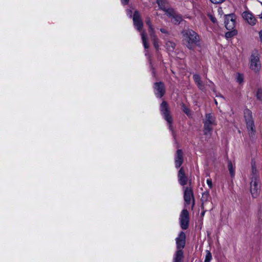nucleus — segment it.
I'll return each mask as SVG.
<instances>
[{
    "label": "nucleus",
    "mask_w": 262,
    "mask_h": 262,
    "mask_svg": "<svg viewBox=\"0 0 262 262\" xmlns=\"http://www.w3.org/2000/svg\"><path fill=\"white\" fill-rule=\"evenodd\" d=\"M166 46L169 52H173L175 49L176 44L172 41H168L166 43Z\"/></svg>",
    "instance_id": "obj_20"
},
{
    "label": "nucleus",
    "mask_w": 262,
    "mask_h": 262,
    "mask_svg": "<svg viewBox=\"0 0 262 262\" xmlns=\"http://www.w3.org/2000/svg\"><path fill=\"white\" fill-rule=\"evenodd\" d=\"M129 1V0H121V2L123 5H126L128 3Z\"/></svg>",
    "instance_id": "obj_34"
},
{
    "label": "nucleus",
    "mask_w": 262,
    "mask_h": 262,
    "mask_svg": "<svg viewBox=\"0 0 262 262\" xmlns=\"http://www.w3.org/2000/svg\"><path fill=\"white\" fill-rule=\"evenodd\" d=\"M169 14L171 16V21L174 24H179L182 20V17L179 15L172 14L170 12Z\"/></svg>",
    "instance_id": "obj_17"
},
{
    "label": "nucleus",
    "mask_w": 262,
    "mask_h": 262,
    "mask_svg": "<svg viewBox=\"0 0 262 262\" xmlns=\"http://www.w3.org/2000/svg\"><path fill=\"white\" fill-rule=\"evenodd\" d=\"M214 101H215V104L217 105V102L216 100H214Z\"/></svg>",
    "instance_id": "obj_38"
},
{
    "label": "nucleus",
    "mask_w": 262,
    "mask_h": 262,
    "mask_svg": "<svg viewBox=\"0 0 262 262\" xmlns=\"http://www.w3.org/2000/svg\"><path fill=\"white\" fill-rule=\"evenodd\" d=\"M177 250H183L186 244V235L183 231H181L176 238Z\"/></svg>",
    "instance_id": "obj_10"
},
{
    "label": "nucleus",
    "mask_w": 262,
    "mask_h": 262,
    "mask_svg": "<svg viewBox=\"0 0 262 262\" xmlns=\"http://www.w3.org/2000/svg\"><path fill=\"white\" fill-rule=\"evenodd\" d=\"M150 37L153 41V45L154 47L156 50H158L159 49V44H158V39L157 36L155 35V33L154 34H150Z\"/></svg>",
    "instance_id": "obj_21"
},
{
    "label": "nucleus",
    "mask_w": 262,
    "mask_h": 262,
    "mask_svg": "<svg viewBox=\"0 0 262 262\" xmlns=\"http://www.w3.org/2000/svg\"><path fill=\"white\" fill-rule=\"evenodd\" d=\"M193 79L195 84L201 80L200 76L196 74H193Z\"/></svg>",
    "instance_id": "obj_27"
},
{
    "label": "nucleus",
    "mask_w": 262,
    "mask_h": 262,
    "mask_svg": "<svg viewBox=\"0 0 262 262\" xmlns=\"http://www.w3.org/2000/svg\"><path fill=\"white\" fill-rule=\"evenodd\" d=\"M133 19L134 25L136 29L139 32H141V35L144 47L145 49H148L149 46L147 43V37L145 31L142 30L143 23L141 18V15L138 11L136 10L134 12Z\"/></svg>",
    "instance_id": "obj_4"
},
{
    "label": "nucleus",
    "mask_w": 262,
    "mask_h": 262,
    "mask_svg": "<svg viewBox=\"0 0 262 262\" xmlns=\"http://www.w3.org/2000/svg\"><path fill=\"white\" fill-rule=\"evenodd\" d=\"M160 109L163 117L168 123L169 129L171 130L172 119L170 114L169 108L167 102L165 101H163L160 105Z\"/></svg>",
    "instance_id": "obj_6"
},
{
    "label": "nucleus",
    "mask_w": 262,
    "mask_h": 262,
    "mask_svg": "<svg viewBox=\"0 0 262 262\" xmlns=\"http://www.w3.org/2000/svg\"><path fill=\"white\" fill-rule=\"evenodd\" d=\"M146 24L149 27V34H154L155 33L154 29L152 26L150 19L149 17L146 18Z\"/></svg>",
    "instance_id": "obj_19"
},
{
    "label": "nucleus",
    "mask_w": 262,
    "mask_h": 262,
    "mask_svg": "<svg viewBox=\"0 0 262 262\" xmlns=\"http://www.w3.org/2000/svg\"><path fill=\"white\" fill-rule=\"evenodd\" d=\"M237 34V31L235 29L229 30L228 32L226 33L225 37L226 38H230L236 35Z\"/></svg>",
    "instance_id": "obj_22"
},
{
    "label": "nucleus",
    "mask_w": 262,
    "mask_h": 262,
    "mask_svg": "<svg viewBox=\"0 0 262 262\" xmlns=\"http://www.w3.org/2000/svg\"><path fill=\"white\" fill-rule=\"evenodd\" d=\"M242 16L244 19H246V11L243 12Z\"/></svg>",
    "instance_id": "obj_36"
},
{
    "label": "nucleus",
    "mask_w": 262,
    "mask_h": 262,
    "mask_svg": "<svg viewBox=\"0 0 262 262\" xmlns=\"http://www.w3.org/2000/svg\"><path fill=\"white\" fill-rule=\"evenodd\" d=\"M210 199V195L209 192L208 191H206L202 193L201 201L202 202V204H204L205 203L207 202Z\"/></svg>",
    "instance_id": "obj_18"
},
{
    "label": "nucleus",
    "mask_w": 262,
    "mask_h": 262,
    "mask_svg": "<svg viewBox=\"0 0 262 262\" xmlns=\"http://www.w3.org/2000/svg\"><path fill=\"white\" fill-rule=\"evenodd\" d=\"M251 179L250 191L253 198L257 195V186L259 180L258 171L256 169V162L254 159H252L251 161Z\"/></svg>",
    "instance_id": "obj_3"
},
{
    "label": "nucleus",
    "mask_w": 262,
    "mask_h": 262,
    "mask_svg": "<svg viewBox=\"0 0 262 262\" xmlns=\"http://www.w3.org/2000/svg\"><path fill=\"white\" fill-rule=\"evenodd\" d=\"M184 258L183 250H176L173 258V262H182Z\"/></svg>",
    "instance_id": "obj_16"
},
{
    "label": "nucleus",
    "mask_w": 262,
    "mask_h": 262,
    "mask_svg": "<svg viewBox=\"0 0 262 262\" xmlns=\"http://www.w3.org/2000/svg\"><path fill=\"white\" fill-rule=\"evenodd\" d=\"M256 98L259 100H262V89H258L256 92Z\"/></svg>",
    "instance_id": "obj_26"
},
{
    "label": "nucleus",
    "mask_w": 262,
    "mask_h": 262,
    "mask_svg": "<svg viewBox=\"0 0 262 262\" xmlns=\"http://www.w3.org/2000/svg\"><path fill=\"white\" fill-rule=\"evenodd\" d=\"M160 31L162 33H167V31L165 29H163V28L160 29Z\"/></svg>",
    "instance_id": "obj_35"
},
{
    "label": "nucleus",
    "mask_w": 262,
    "mask_h": 262,
    "mask_svg": "<svg viewBox=\"0 0 262 262\" xmlns=\"http://www.w3.org/2000/svg\"><path fill=\"white\" fill-rule=\"evenodd\" d=\"M154 91L157 97L162 98L165 94V86L163 82H156L154 85Z\"/></svg>",
    "instance_id": "obj_11"
},
{
    "label": "nucleus",
    "mask_w": 262,
    "mask_h": 262,
    "mask_svg": "<svg viewBox=\"0 0 262 262\" xmlns=\"http://www.w3.org/2000/svg\"><path fill=\"white\" fill-rule=\"evenodd\" d=\"M157 4L160 5V0H157Z\"/></svg>",
    "instance_id": "obj_37"
},
{
    "label": "nucleus",
    "mask_w": 262,
    "mask_h": 262,
    "mask_svg": "<svg viewBox=\"0 0 262 262\" xmlns=\"http://www.w3.org/2000/svg\"><path fill=\"white\" fill-rule=\"evenodd\" d=\"M178 178L181 185L185 186L187 184L188 178L185 173L184 169L183 167H181L178 172Z\"/></svg>",
    "instance_id": "obj_14"
},
{
    "label": "nucleus",
    "mask_w": 262,
    "mask_h": 262,
    "mask_svg": "<svg viewBox=\"0 0 262 262\" xmlns=\"http://www.w3.org/2000/svg\"><path fill=\"white\" fill-rule=\"evenodd\" d=\"M208 16L213 23L215 24L216 23V19L212 15L209 14Z\"/></svg>",
    "instance_id": "obj_32"
},
{
    "label": "nucleus",
    "mask_w": 262,
    "mask_h": 262,
    "mask_svg": "<svg viewBox=\"0 0 262 262\" xmlns=\"http://www.w3.org/2000/svg\"><path fill=\"white\" fill-rule=\"evenodd\" d=\"M260 41L262 43V29L258 32Z\"/></svg>",
    "instance_id": "obj_33"
},
{
    "label": "nucleus",
    "mask_w": 262,
    "mask_h": 262,
    "mask_svg": "<svg viewBox=\"0 0 262 262\" xmlns=\"http://www.w3.org/2000/svg\"><path fill=\"white\" fill-rule=\"evenodd\" d=\"M210 1L214 4H220L225 2V0H210Z\"/></svg>",
    "instance_id": "obj_29"
},
{
    "label": "nucleus",
    "mask_w": 262,
    "mask_h": 262,
    "mask_svg": "<svg viewBox=\"0 0 262 262\" xmlns=\"http://www.w3.org/2000/svg\"><path fill=\"white\" fill-rule=\"evenodd\" d=\"M203 123L204 134L210 137L212 134L213 126L216 125V118L211 113L206 114Z\"/></svg>",
    "instance_id": "obj_5"
},
{
    "label": "nucleus",
    "mask_w": 262,
    "mask_h": 262,
    "mask_svg": "<svg viewBox=\"0 0 262 262\" xmlns=\"http://www.w3.org/2000/svg\"><path fill=\"white\" fill-rule=\"evenodd\" d=\"M206 256L204 262H210L212 259V254L210 251L206 250Z\"/></svg>",
    "instance_id": "obj_24"
},
{
    "label": "nucleus",
    "mask_w": 262,
    "mask_h": 262,
    "mask_svg": "<svg viewBox=\"0 0 262 262\" xmlns=\"http://www.w3.org/2000/svg\"><path fill=\"white\" fill-rule=\"evenodd\" d=\"M182 41L189 50H194L196 46L200 45V36L193 30L187 29L182 31Z\"/></svg>",
    "instance_id": "obj_1"
},
{
    "label": "nucleus",
    "mask_w": 262,
    "mask_h": 262,
    "mask_svg": "<svg viewBox=\"0 0 262 262\" xmlns=\"http://www.w3.org/2000/svg\"><path fill=\"white\" fill-rule=\"evenodd\" d=\"M257 19L253 14L247 10V23L249 24L251 26H254L256 24Z\"/></svg>",
    "instance_id": "obj_15"
},
{
    "label": "nucleus",
    "mask_w": 262,
    "mask_h": 262,
    "mask_svg": "<svg viewBox=\"0 0 262 262\" xmlns=\"http://www.w3.org/2000/svg\"><path fill=\"white\" fill-rule=\"evenodd\" d=\"M182 107H183V110L184 112L186 115H188L189 114V112H190L189 108L187 106H186L184 104L183 105Z\"/></svg>",
    "instance_id": "obj_30"
},
{
    "label": "nucleus",
    "mask_w": 262,
    "mask_h": 262,
    "mask_svg": "<svg viewBox=\"0 0 262 262\" xmlns=\"http://www.w3.org/2000/svg\"><path fill=\"white\" fill-rule=\"evenodd\" d=\"M180 226L182 229L186 230L189 225V213L186 209H183L180 214Z\"/></svg>",
    "instance_id": "obj_8"
},
{
    "label": "nucleus",
    "mask_w": 262,
    "mask_h": 262,
    "mask_svg": "<svg viewBox=\"0 0 262 262\" xmlns=\"http://www.w3.org/2000/svg\"><path fill=\"white\" fill-rule=\"evenodd\" d=\"M260 59V53L257 48H254L250 51L248 57L249 69L256 75L259 74L262 68Z\"/></svg>",
    "instance_id": "obj_2"
},
{
    "label": "nucleus",
    "mask_w": 262,
    "mask_h": 262,
    "mask_svg": "<svg viewBox=\"0 0 262 262\" xmlns=\"http://www.w3.org/2000/svg\"><path fill=\"white\" fill-rule=\"evenodd\" d=\"M261 5H262V3H261Z\"/></svg>",
    "instance_id": "obj_39"
},
{
    "label": "nucleus",
    "mask_w": 262,
    "mask_h": 262,
    "mask_svg": "<svg viewBox=\"0 0 262 262\" xmlns=\"http://www.w3.org/2000/svg\"><path fill=\"white\" fill-rule=\"evenodd\" d=\"M237 81L238 82L239 84H243L244 82V76L243 74H241L239 73L237 74Z\"/></svg>",
    "instance_id": "obj_25"
},
{
    "label": "nucleus",
    "mask_w": 262,
    "mask_h": 262,
    "mask_svg": "<svg viewBox=\"0 0 262 262\" xmlns=\"http://www.w3.org/2000/svg\"><path fill=\"white\" fill-rule=\"evenodd\" d=\"M199 89L203 91L205 89V85L202 80L196 83Z\"/></svg>",
    "instance_id": "obj_28"
},
{
    "label": "nucleus",
    "mask_w": 262,
    "mask_h": 262,
    "mask_svg": "<svg viewBox=\"0 0 262 262\" xmlns=\"http://www.w3.org/2000/svg\"><path fill=\"white\" fill-rule=\"evenodd\" d=\"M228 170L229 171V173H230L231 176L232 177H233L235 174L234 168L231 161H228Z\"/></svg>",
    "instance_id": "obj_23"
},
{
    "label": "nucleus",
    "mask_w": 262,
    "mask_h": 262,
    "mask_svg": "<svg viewBox=\"0 0 262 262\" xmlns=\"http://www.w3.org/2000/svg\"><path fill=\"white\" fill-rule=\"evenodd\" d=\"M206 182L209 188L211 189L213 187V184L211 179H208Z\"/></svg>",
    "instance_id": "obj_31"
},
{
    "label": "nucleus",
    "mask_w": 262,
    "mask_h": 262,
    "mask_svg": "<svg viewBox=\"0 0 262 262\" xmlns=\"http://www.w3.org/2000/svg\"><path fill=\"white\" fill-rule=\"evenodd\" d=\"M192 199L194 204V200L192 190L191 188L187 187L185 188L184 193V201L187 204H190Z\"/></svg>",
    "instance_id": "obj_12"
},
{
    "label": "nucleus",
    "mask_w": 262,
    "mask_h": 262,
    "mask_svg": "<svg viewBox=\"0 0 262 262\" xmlns=\"http://www.w3.org/2000/svg\"><path fill=\"white\" fill-rule=\"evenodd\" d=\"M247 115L249 118L248 121H247V125H249L247 128L248 129L249 136L252 139H255L256 130L254 122L252 117V112L248 108H247Z\"/></svg>",
    "instance_id": "obj_7"
},
{
    "label": "nucleus",
    "mask_w": 262,
    "mask_h": 262,
    "mask_svg": "<svg viewBox=\"0 0 262 262\" xmlns=\"http://www.w3.org/2000/svg\"><path fill=\"white\" fill-rule=\"evenodd\" d=\"M236 17L233 14H229L225 16V26L228 30H233L235 27Z\"/></svg>",
    "instance_id": "obj_9"
},
{
    "label": "nucleus",
    "mask_w": 262,
    "mask_h": 262,
    "mask_svg": "<svg viewBox=\"0 0 262 262\" xmlns=\"http://www.w3.org/2000/svg\"><path fill=\"white\" fill-rule=\"evenodd\" d=\"M184 161L183 159V153L181 149H178L177 150L175 158H174V163L175 167L177 168H180Z\"/></svg>",
    "instance_id": "obj_13"
}]
</instances>
